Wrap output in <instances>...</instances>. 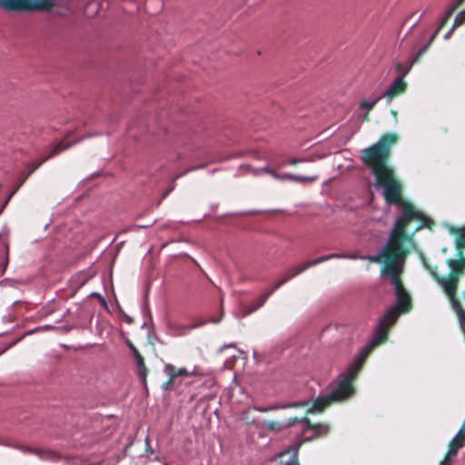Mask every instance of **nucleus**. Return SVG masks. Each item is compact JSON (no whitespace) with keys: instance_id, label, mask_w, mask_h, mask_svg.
<instances>
[{"instance_id":"1","label":"nucleus","mask_w":465,"mask_h":465,"mask_svg":"<svg viewBox=\"0 0 465 465\" xmlns=\"http://www.w3.org/2000/svg\"><path fill=\"white\" fill-rule=\"evenodd\" d=\"M398 141L397 134H384L377 143L361 151V163L373 174L376 186L383 189L386 203L401 207V213L393 226L416 224V231L424 228L431 230L434 222L412 203L403 199V186L396 178L393 167L390 165L391 149Z\"/></svg>"},{"instance_id":"2","label":"nucleus","mask_w":465,"mask_h":465,"mask_svg":"<svg viewBox=\"0 0 465 465\" xmlns=\"http://www.w3.org/2000/svg\"><path fill=\"white\" fill-rule=\"evenodd\" d=\"M418 232L416 224L393 226L381 252L378 255L369 257V260L373 262H381L383 260L381 275L391 277L396 296V305L393 307L402 313H408L412 309L411 294L405 289L401 278L402 264L410 253V248L415 244L414 237Z\"/></svg>"},{"instance_id":"3","label":"nucleus","mask_w":465,"mask_h":465,"mask_svg":"<svg viewBox=\"0 0 465 465\" xmlns=\"http://www.w3.org/2000/svg\"><path fill=\"white\" fill-rule=\"evenodd\" d=\"M458 259H448L447 264L450 272L447 278L440 276L437 267H432L425 258H422L424 267L430 272L433 279L443 288L452 310L455 312L459 322L465 323V310L463 309L458 296V285L460 278L465 273V257L463 251L457 252Z\"/></svg>"},{"instance_id":"4","label":"nucleus","mask_w":465,"mask_h":465,"mask_svg":"<svg viewBox=\"0 0 465 465\" xmlns=\"http://www.w3.org/2000/svg\"><path fill=\"white\" fill-rule=\"evenodd\" d=\"M362 367L363 366L356 361L350 364L346 371L339 376V380L330 384V392L326 395H320L313 401L308 412H322L332 404L342 403L352 398L355 394L353 382L357 379Z\"/></svg>"},{"instance_id":"5","label":"nucleus","mask_w":465,"mask_h":465,"mask_svg":"<svg viewBox=\"0 0 465 465\" xmlns=\"http://www.w3.org/2000/svg\"><path fill=\"white\" fill-rule=\"evenodd\" d=\"M53 6V0H0V7L9 12L47 11Z\"/></svg>"},{"instance_id":"6","label":"nucleus","mask_w":465,"mask_h":465,"mask_svg":"<svg viewBox=\"0 0 465 465\" xmlns=\"http://www.w3.org/2000/svg\"><path fill=\"white\" fill-rule=\"evenodd\" d=\"M390 330L386 327H383L381 324H378L377 330L374 333L373 338L360 352L357 358L354 360L357 362L361 363V365H364L368 357L371 353V351L378 346L381 345L388 340Z\"/></svg>"},{"instance_id":"7","label":"nucleus","mask_w":465,"mask_h":465,"mask_svg":"<svg viewBox=\"0 0 465 465\" xmlns=\"http://www.w3.org/2000/svg\"><path fill=\"white\" fill-rule=\"evenodd\" d=\"M71 146L70 143H64V142H60L58 143L54 148L52 150V152L47 155L45 156V158L41 159L40 161L35 163H32L30 165V170L28 172V173L18 183L17 186L15 188V190L9 194V196L7 197L5 203V205L8 203V201L10 200V198L19 190V188L24 184V183L27 180V178L35 171L37 170L44 163H45L47 160H49L50 158H52L53 156L67 150L69 147Z\"/></svg>"},{"instance_id":"8","label":"nucleus","mask_w":465,"mask_h":465,"mask_svg":"<svg viewBox=\"0 0 465 465\" xmlns=\"http://www.w3.org/2000/svg\"><path fill=\"white\" fill-rule=\"evenodd\" d=\"M464 0H457V2L447 11V13L445 14L444 17L442 18V20L440 21L438 28L435 30V32L432 34V35L430 36L429 42L427 45H425L424 46H422L419 51L418 53L416 54L415 57L413 58L412 62H411V64H414V63H417L420 57L428 51L430 45H431V43L435 40V38L437 37L438 34L440 33V31L447 25L449 19L453 15L454 12L456 11V9L458 8V6L463 2Z\"/></svg>"},{"instance_id":"9","label":"nucleus","mask_w":465,"mask_h":465,"mask_svg":"<svg viewBox=\"0 0 465 465\" xmlns=\"http://www.w3.org/2000/svg\"><path fill=\"white\" fill-rule=\"evenodd\" d=\"M300 420L301 423L304 424V432L312 430L313 435L309 437L308 440H312L315 438L324 437L330 432V427L327 424L316 423L313 424L307 417H302Z\"/></svg>"},{"instance_id":"10","label":"nucleus","mask_w":465,"mask_h":465,"mask_svg":"<svg viewBox=\"0 0 465 465\" xmlns=\"http://www.w3.org/2000/svg\"><path fill=\"white\" fill-rule=\"evenodd\" d=\"M409 73V69L404 71L401 75H400L388 88V90L383 94L389 101H391L394 97L405 93L407 89V84L403 80L405 75Z\"/></svg>"},{"instance_id":"11","label":"nucleus","mask_w":465,"mask_h":465,"mask_svg":"<svg viewBox=\"0 0 465 465\" xmlns=\"http://www.w3.org/2000/svg\"><path fill=\"white\" fill-rule=\"evenodd\" d=\"M334 258L355 259L356 256L355 255H350V254H344V253H331V254H328V255H323V256H321V257H319V258H317L315 260L304 262L302 264L296 265V267H297V272L296 273H302L303 272H305L306 270H308L309 268H311L312 266L318 265V264H320V263H322L323 262H326V261H329V260L334 259Z\"/></svg>"},{"instance_id":"12","label":"nucleus","mask_w":465,"mask_h":465,"mask_svg":"<svg viewBox=\"0 0 465 465\" xmlns=\"http://www.w3.org/2000/svg\"><path fill=\"white\" fill-rule=\"evenodd\" d=\"M301 443L294 444L288 448L287 450L279 453V457L281 458V462L283 465H300L299 463V450Z\"/></svg>"},{"instance_id":"13","label":"nucleus","mask_w":465,"mask_h":465,"mask_svg":"<svg viewBox=\"0 0 465 465\" xmlns=\"http://www.w3.org/2000/svg\"><path fill=\"white\" fill-rule=\"evenodd\" d=\"M270 174L276 180H289L296 183H312L318 179L317 175L314 176H301L292 173H278L275 170L270 171Z\"/></svg>"},{"instance_id":"14","label":"nucleus","mask_w":465,"mask_h":465,"mask_svg":"<svg viewBox=\"0 0 465 465\" xmlns=\"http://www.w3.org/2000/svg\"><path fill=\"white\" fill-rule=\"evenodd\" d=\"M296 423H300L299 418L292 417L284 421L271 420L266 424V428L270 431L280 432L285 429L293 426Z\"/></svg>"},{"instance_id":"15","label":"nucleus","mask_w":465,"mask_h":465,"mask_svg":"<svg viewBox=\"0 0 465 465\" xmlns=\"http://www.w3.org/2000/svg\"><path fill=\"white\" fill-rule=\"evenodd\" d=\"M403 314L400 310L391 307L381 319L379 324L391 329L397 322L399 316Z\"/></svg>"},{"instance_id":"16","label":"nucleus","mask_w":465,"mask_h":465,"mask_svg":"<svg viewBox=\"0 0 465 465\" xmlns=\"http://www.w3.org/2000/svg\"><path fill=\"white\" fill-rule=\"evenodd\" d=\"M403 314L400 310L391 307L381 319L379 324L391 329L397 322L399 316Z\"/></svg>"},{"instance_id":"17","label":"nucleus","mask_w":465,"mask_h":465,"mask_svg":"<svg viewBox=\"0 0 465 465\" xmlns=\"http://www.w3.org/2000/svg\"><path fill=\"white\" fill-rule=\"evenodd\" d=\"M450 232L457 236L455 242L457 252H460V250L463 251L465 248V225L463 227L451 226L450 228Z\"/></svg>"},{"instance_id":"18","label":"nucleus","mask_w":465,"mask_h":465,"mask_svg":"<svg viewBox=\"0 0 465 465\" xmlns=\"http://www.w3.org/2000/svg\"><path fill=\"white\" fill-rule=\"evenodd\" d=\"M272 293L273 291H266L263 294L259 296L255 301L252 302L250 307L245 308L244 315L251 314L261 308Z\"/></svg>"},{"instance_id":"19","label":"nucleus","mask_w":465,"mask_h":465,"mask_svg":"<svg viewBox=\"0 0 465 465\" xmlns=\"http://www.w3.org/2000/svg\"><path fill=\"white\" fill-rule=\"evenodd\" d=\"M132 350L138 367L139 376L145 381L146 376L148 374V370L145 366L144 359L136 348L133 347Z\"/></svg>"},{"instance_id":"20","label":"nucleus","mask_w":465,"mask_h":465,"mask_svg":"<svg viewBox=\"0 0 465 465\" xmlns=\"http://www.w3.org/2000/svg\"><path fill=\"white\" fill-rule=\"evenodd\" d=\"M463 446V443L458 441L454 438L450 440L448 447V451L445 455V460L447 462L450 459L456 456L460 449Z\"/></svg>"},{"instance_id":"21","label":"nucleus","mask_w":465,"mask_h":465,"mask_svg":"<svg viewBox=\"0 0 465 465\" xmlns=\"http://www.w3.org/2000/svg\"><path fill=\"white\" fill-rule=\"evenodd\" d=\"M464 23H465V9H464L463 11H461V12H460L457 16H456V18H455V20H454V23H453L452 27H451V28L449 30V32L444 35V38H445V39H449V38L451 36V35H452L453 31H454L457 27H459V26L462 25Z\"/></svg>"},{"instance_id":"22","label":"nucleus","mask_w":465,"mask_h":465,"mask_svg":"<svg viewBox=\"0 0 465 465\" xmlns=\"http://www.w3.org/2000/svg\"><path fill=\"white\" fill-rule=\"evenodd\" d=\"M297 272V267L294 266L293 267V272H292L290 274V276H283L281 280H279L278 282H276L274 284H273V287L270 290V291H273V292L278 290L279 288H281L283 284H285L288 281H290L291 279L298 276L300 273H296Z\"/></svg>"},{"instance_id":"23","label":"nucleus","mask_w":465,"mask_h":465,"mask_svg":"<svg viewBox=\"0 0 465 465\" xmlns=\"http://www.w3.org/2000/svg\"><path fill=\"white\" fill-rule=\"evenodd\" d=\"M165 371H167L168 377H170L173 381L175 380V378L178 377V374H177V371H176V368L174 366H173L171 364H167L165 366Z\"/></svg>"},{"instance_id":"24","label":"nucleus","mask_w":465,"mask_h":465,"mask_svg":"<svg viewBox=\"0 0 465 465\" xmlns=\"http://www.w3.org/2000/svg\"><path fill=\"white\" fill-rule=\"evenodd\" d=\"M380 97L371 101V102H368V101H361V104H360V106L361 108H364V109H367V110H371L374 108V106L376 105L377 102L379 101Z\"/></svg>"},{"instance_id":"25","label":"nucleus","mask_w":465,"mask_h":465,"mask_svg":"<svg viewBox=\"0 0 465 465\" xmlns=\"http://www.w3.org/2000/svg\"><path fill=\"white\" fill-rule=\"evenodd\" d=\"M90 297H94L97 299V302H100V304L106 310H108V304L105 301V299L98 292H92L90 294Z\"/></svg>"},{"instance_id":"26","label":"nucleus","mask_w":465,"mask_h":465,"mask_svg":"<svg viewBox=\"0 0 465 465\" xmlns=\"http://www.w3.org/2000/svg\"><path fill=\"white\" fill-rule=\"evenodd\" d=\"M455 440L464 444L465 442V428L461 427L460 430L454 437Z\"/></svg>"},{"instance_id":"27","label":"nucleus","mask_w":465,"mask_h":465,"mask_svg":"<svg viewBox=\"0 0 465 465\" xmlns=\"http://www.w3.org/2000/svg\"><path fill=\"white\" fill-rule=\"evenodd\" d=\"M411 66V64L409 67H405L402 64L399 63L396 64V70L400 74V75H401L404 71H406L407 69L410 70Z\"/></svg>"},{"instance_id":"28","label":"nucleus","mask_w":465,"mask_h":465,"mask_svg":"<svg viewBox=\"0 0 465 465\" xmlns=\"http://www.w3.org/2000/svg\"><path fill=\"white\" fill-rule=\"evenodd\" d=\"M174 381L168 377V380L163 384L164 390H169L173 386Z\"/></svg>"},{"instance_id":"29","label":"nucleus","mask_w":465,"mask_h":465,"mask_svg":"<svg viewBox=\"0 0 465 465\" xmlns=\"http://www.w3.org/2000/svg\"><path fill=\"white\" fill-rule=\"evenodd\" d=\"M176 371H177L178 377L179 376H185V377L189 376V371L185 368H180V369L176 368Z\"/></svg>"},{"instance_id":"30","label":"nucleus","mask_w":465,"mask_h":465,"mask_svg":"<svg viewBox=\"0 0 465 465\" xmlns=\"http://www.w3.org/2000/svg\"><path fill=\"white\" fill-rule=\"evenodd\" d=\"M276 409H277L276 406H270V407H267V408H256V410L261 411V412H266V411H273V410H276Z\"/></svg>"},{"instance_id":"31","label":"nucleus","mask_w":465,"mask_h":465,"mask_svg":"<svg viewBox=\"0 0 465 465\" xmlns=\"http://www.w3.org/2000/svg\"><path fill=\"white\" fill-rule=\"evenodd\" d=\"M301 162H302V160H300V159H298V158H290V159L288 160V163H289L290 164H292V165H295V164H297L298 163H301Z\"/></svg>"},{"instance_id":"32","label":"nucleus","mask_w":465,"mask_h":465,"mask_svg":"<svg viewBox=\"0 0 465 465\" xmlns=\"http://www.w3.org/2000/svg\"><path fill=\"white\" fill-rule=\"evenodd\" d=\"M303 406H305V403H304V402L292 403V404L288 405V407H293V408H297V407H303Z\"/></svg>"},{"instance_id":"33","label":"nucleus","mask_w":465,"mask_h":465,"mask_svg":"<svg viewBox=\"0 0 465 465\" xmlns=\"http://www.w3.org/2000/svg\"><path fill=\"white\" fill-rule=\"evenodd\" d=\"M28 451L31 453L36 454L38 456H40L41 452H42L40 450H33V449H28Z\"/></svg>"},{"instance_id":"34","label":"nucleus","mask_w":465,"mask_h":465,"mask_svg":"<svg viewBox=\"0 0 465 465\" xmlns=\"http://www.w3.org/2000/svg\"><path fill=\"white\" fill-rule=\"evenodd\" d=\"M154 2H157V3H159L160 5H162L160 0H147V1H146V3H145V5H146V6H148L150 4H153V3H154Z\"/></svg>"},{"instance_id":"35","label":"nucleus","mask_w":465,"mask_h":465,"mask_svg":"<svg viewBox=\"0 0 465 465\" xmlns=\"http://www.w3.org/2000/svg\"><path fill=\"white\" fill-rule=\"evenodd\" d=\"M262 173H269L270 174V171H274L273 169H270L269 167H264L261 170Z\"/></svg>"},{"instance_id":"36","label":"nucleus","mask_w":465,"mask_h":465,"mask_svg":"<svg viewBox=\"0 0 465 465\" xmlns=\"http://www.w3.org/2000/svg\"><path fill=\"white\" fill-rule=\"evenodd\" d=\"M292 272H293V267L287 270L283 276H290Z\"/></svg>"},{"instance_id":"37","label":"nucleus","mask_w":465,"mask_h":465,"mask_svg":"<svg viewBox=\"0 0 465 465\" xmlns=\"http://www.w3.org/2000/svg\"><path fill=\"white\" fill-rule=\"evenodd\" d=\"M363 120H364V121H367V122H368V121H370V114H369V113H366V114H364V116H363Z\"/></svg>"},{"instance_id":"38","label":"nucleus","mask_w":465,"mask_h":465,"mask_svg":"<svg viewBox=\"0 0 465 465\" xmlns=\"http://www.w3.org/2000/svg\"><path fill=\"white\" fill-rule=\"evenodd\" d=\"M391 114L394 116L395 120H397V112L392 110Z\"/></svg>"},{"instance_id":"39","label":"nucleus","mask_w":465,"mask_h":465,"mask_svg":"<svg viewBox=\"0 0 465 465\" xmlns=\"http://www.w3.org/2000/svg\"><path fill=\"white\" fill-rule=\"evenodd\" d=\"M226 347H235V345L234 344H229V345H225L224 346V348H226Z\"/></svg>"},{"instance_id":"40","label":"nucleus","mask_w":465,"mask_h":465,"mask_svg":"<svg viewBox=\"0 0 465 465\" xmlns=\"http://www.w3.org/2000/svg\"><path fill=\"white\" fill-rule=\"evenodd\" d=\"M447 464V461L446 460H443L440 462V465H446Z\"/></svg>"},{"instance_id":"41","label":"nucleus","mask_w":465,"mask_h":465,"mask_svg":"<svg viewBox=\"0 0 465 465\" xmlns=\"http://www.w3.org/2000/svg\"><path fill=\"white\" fill-rule=\"evenodd\" d=\"M220 322V319L213 321L214 323H218Z\"/></svg>"},{"instance_id":"42","label":"nucleus","mask_w":465,"mask_h":465,"mask_svg":"<svg viewBox=\"0 0 465 465\" xmlns=\"http://www.w3.org/2000/svg\"><path fill=\"white\" fill-rule=\"evenodd\" d=\"M171 190H172V189H170L169 191L165 192V194H164V195H167Z\"/></svg>"},{"instance_id":"43","label":"nucleus","mask_w":465,"mask_h":465,"mask_svg":"<svg viewBox=\"0 0 465 465\" xmlns=\"http://www.w3.org/2000/svg\"><path fill=\"white\" fill-rule=\"evenodd\" d=\"M463 299L465 301V291L463 292Z\"/></svg>"}]
</instances>
